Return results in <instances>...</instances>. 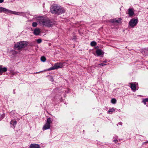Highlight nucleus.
Masks as SVG:
<instances>
[{"label": "nucleus", "instance_id": "1", "mask_svg": "<svg viewBox=\"0 0 148 148\" xmlns=\"http://www.w3.org/2000/svg\"><path fill=\"white\" fill-rule=\"evenodd\" d=\"M37 22L40 26L42 27H50L55 24V22L53 20L47 19L42 17L38 18Z\"/></svg>", "mask_w": 148, "mask_h": 148}, {"label": "nucleus", "instance_id": "2", "mask_svg": "<svg viewBox=\"0 0 148 148\" xmlns=\"http://www.w3.org/2000/svg\"><path fill=\"white\" fill-rule=\"evenodd\" d=\"M65 9L61 6L57 4H53L50 8V11L53 14L60 15L65 12Z\"/></svg>", "mask_w": 148, "mask_h": 148}, {"label": "nucleus", "instance_id": "3", "mask_svg": "<svg viewBox=\"0 0 148 148\" xmlns=\"http://www.w3.org/2000/svg\"><path fill=\"white\" fill-rule=\"evenodd\" d=\"M27 45V43L26 42L22 41L17 42L15 45L14 47L15 48H17L18 49L20 50L25 47Z\"/></svg>", "mask_w": 148, "mask_h": 148}, {"label": "nucleus", "instance_id": "4", "mask_svg": "<svg viewBox=\"0 0 148 148\" xmlns=\"http://www.w3.org/2000/svg\"><path fill=\"white\" fill-rule=\"evenodd\" d=\"M121 20L122 19L121 18H119L118 19H112L110 20L109 22L111 23V26L115 27L117 26L118 24L121 23Z\"/></svg>", "mask_w": 148, "mask_h": 148}, {"label": "nucleus", "instance_id": "5", "mask_svg": "<svg viewBox=\"0 0 148 148\" xmlns=\"http://www.w3.org/2000/svg\"><path fill=\"white\" fill-rule=\"evenodd\" d=\"M138 22V20L137 19L132 18L129 21V26H130L132 28H133L136 26Z\"/></svg>", "mask_w": 148, "mask_h": 148}, {"label": "nucleus", "instance_id": "6", "mask_svg": "<svg viewBox=\"0 0 148 148\" xmlns=\"http://www.w3.org/2000/svg\"><path fill=\"white\" fill-rule=\"evenodd\" d=\"M63 66V64L62 63H57L55 64L54 66L49 69V70H51L61 68Z\"/></svg>", "mask_w": 148, "mask_h": 148}, {"label": "nucleus", "instance_id": "7", "mask_svg": "<svg viewBox=\"0 0 148 148\" xmlns=\"http://www.w3.org/2000/svg\"><path fill=\"white\" fill-rule=\"evenodd\" d=\"M12 11L5 8L0 7V13L5 12L7 14H11Z\"/></svg>", "mask_w": 148, "mask_h": 148}, {"label": "nucleus", "instance_id": "8", "mask_svg": "<svg viewBox=\"0 0 148 148\" xmlns=\"http://www.w3.org/2000/svg\"><path fill=\"white\" fill-rule=\"evenodd\" d=\"M11 14H13L15 15L21 16L23 17H25L26 13L21 12H17L12 11Z\"/></svg>", "mask_w": 148, "mask_h": 148}, {"label": "nucleus", "instance_id": "9", "mask_svg": "<svg viewBox=\"0 0 148 148\" xmlns=\"http://www.w3.org/2000/svg\"><path fill=\"white\" fill-rule=\"evenodd\" d=\"M29 147L30 148H40V146L38 144H31Z\"/></svg>", "mask_w": 148, "mask_h": 148}, {"label": "nucleus", "instance_id": "10", "mask_svg": "<svg viewBox=\"0 0 148 148\" xmlns=\"http://www.w3.org/2000/svg\"><path fill=\"white\" fill-rule=\"evenodd\" d=\"M40 32V29L38 28H36L34 29L33 33L36 36L39 35Z\"/></svg>", "mask_w": 148, "mask_h": 148}, {"label": "nucleus", "instance_id": "11", "mask_svg": "<svg viewBox=\"0 0 148 148\" xmlns=\"http://www.w3.org/2000/svg\"><path fill=\"white\" fill-rule=\"evenodd\" d=\"M96 52L98 56H100L101 55H103L104 53L102 50L100 49H97L96 51Z\"/></svg>", "mask_w": 148, "mask_h": 148}, {"label": "nucleus", "instance_id": "12", "mask_svg": "<svg viewBox=\"0 0 148 148\" xmlns=\"http://www.w3.org/2000/svg\"><path fill=\"white\" fill-rule=\"evenodd\" d=\"M50 125L46 123L43 126L42 128V130H46L49 129L50 128Z\"/></svg>", "mask_w": 148, "mask_h": 148}, {"label": "nucleus", "instance_id": "13", "mask_svg": "<svg viewBox=\"0 0 148 148\" xmlns=\"http://www.w3.org/2000/svg\"><path fill=\"white\" fill-rule=\"evenodd\" d=\"M128 14L130 16H133L134 14V12L133 11V9L132 8H129L128 10Z\"/></svg>", "mask_w": 148, "mask_h": 148}, {"label": "nucleus", "instance_id": "14", "mask_svg": "<svg viewBox=\"0 0 148 148\" xmlns=\"http://www.w3.org/2000/svg\"><path fill=\"white\" fill-rule=\"evenodd\" d=\"M7 71V68L6 67H2V66H0V73L5 72Z\"/></svg>", "mask_w": 148, "mask_h": 148}, {"label": "nucleus", "instance_id": "15", "mask_svg": "<svg viewBox=\"0 0 148 148\" xmlns=\"http://www.w3.org/2000/svg\"><path fill=\"white\" fill-rule=\"evenodd\" d=\"M141 52L143 55H147L148 54V49H145L141 50Z\"/></svg>", "mask_w": 148, "mask_h": 148}, {"label": "nucleus", "instance_id": "16", "mask_svg": "<svg viewBox=\"0 0 148 148\" xmlns=\"http://www.w3.org/2000/svg\"><path fill=\"white\" fill-rule=\"evenodd\" d=\"M130 87L134 91L136 90V86L135 84L132 83L130 86Z\"/></svg>", "mask_w": 148, "mask_h": 148}, {"label": "nucleus", "instance_id": "17", "mask_svg": "<svg viewBox=\"0 0 148 148\" xmlns=\"http://www.w3.org/2000/svg\"><path fill=\"white\" fill-rule=\"evenodd\" d=\"M118 138V137L117 136H116L115 135L114 136H113V139H114L113 140V141L115 143H116L118 141V140L117 138Z\"/></svg>", "mask_w": 148, "mask_h": 148}, {"label": "nucleus", "instance_id": "18", "mask_svg": "<svg viewBox=\"0 0 148 148\" xmlns=\"http://www.w3.org/2000/svg\"><path fill=\"white\" fill-rule=\"evenodd\" d=\"M52 123L51 119L50 118H48L47 119L46 123L50 125V124Z\"/></svg>", "mask_w": 148, "mask_h": 148}, {"label": "nucleus", "instance_id": "19", "mask_svg": "<svg viewBox=\"0 0 148 148\" xmlns=\"http://www.w3.org/2000/svg\"><path fill=\"white\" fill-rule=\"evenodd\" d=\"M90 45L92 46H95L96 45L97 43L95 41H92L91 42Z\"/></svg>", "mask_w": 148, "mask_h": 148}, {"label": "nucleus", "instance_id": "20", "mask_svg": "<svg viewBox=\"0 0 148 148\" xmlns=\"http://www.w3.org/2000/svg\"><path fill=\"white\" fill-rule=\"evenodd\" d=\"M10 124H12L13 126L15 127V125L17 124V122L16 121H12L11 122Z\"/></svg>", "mask_w": 148, "mask_h": 148}, {"label": "nucleus", "instance_id": "21", "mask_svg": "<svg viewBox=\"0 0 148 148\" xmlns=\"http://www.w3.org/2000/svg\"><path fill=\"white\" fill-rule=\"evenodd\" d=\"M115 110L113 108H112L110 109L108 111V112L109 114H111V113H110V112H112L115 111Z\"/></svg>", "mask_w": 148, "mask_h": 148}, {"label": "nucleus", "instance_id": "22", "mask_svg": "<svg viewBox=\"0 0 148 148\" xmlns=\"http://www.w3.org/2000/svg\"><path fill=\"white\" fill-rule=\"evenodd\" d=\"M40 60L42 61L43 62H44L46 60V58L45 57L42 56L41 57Z\"/></svg>", "mask_w": 148, "mask_h": 148}, {"label": "nucleus", "instance_id": "23", "mask_svg": "<svg viewBox=\"0 0 148 148\" xmlns=\"http://www.w3.org/2000/svg\"><path fill=\"white\" fill-rule=\"evenodd\" d=\"M148 102V98L144 99L142 101L145 105L146 104V102Z\"/></svg>", "mask_w": 148, "mask_h": 148}, {"label": "nucleus", "instance_id": "24", "mask_svg": "<svg viewBox=\"0 0 148 148\" xmlns=\"http://www.w3.org/2000/svg\"><path fill=\"white\" fill-rule=\"evenodd\" d=\"M111 102L113 104H115L116 103V100L115 99L112 98L111 99Z\"/></svg>", "mask_w": 148, "mask_h": 148}, {"label": "nucleus", "instance_id": "25", "mask_svg": "<svg viewBox=\"0 0 148 148\" xmlns=\"http://www.w3.org/2000/svg\"><path fill=\"white\" fill-rule=\"evenodd\" d=\"M37 23L36 22H34L32 23V26L34 27H36L37 26Z\"/></svg>", "mask_w": 148, "mask_h": 148}, {"label": "nucleus", "instance_id": "26", "mask_svg": "<svg viewBox=\"0 0 148 148\" xmlns=\"http://www.w3.org/2000/svg\"><path fill=\"white\" fill-rule=\"evenodd\" d=\"M5 114H2L1 116V118H0L1 119V120L3 119L4 118V117H5Z\"/></svg>", "mask_w": 148, "mask_h": 148}, {"label": "nucleus", "instance_id": "27", "mask_svg": "<svg viewBox=\"0 0 148 148\" xmlns=\"http://www.w3.org/2000/svg\"><path fill=\"white\" fill-rule=\"evenodd\" d=\"M37 42L38 43H40L42 42V40L41 39H39L37 40Z\"/></svg>", "mask_w": 148, "mask_h": 148}, {"label": "nucleus", "instance_id": "28", "mask_svg": "<svg viewBox=\"0 0 148 148\" xmlns=\"http://www.w3.org/2000/svg\"><path fill=\"white\" fill-rule=\"evenodd\" d=\"M107 64H103V63H101L99 64V65L100 66H104L106 65Z\"/></svg>", "mask_w": 148, "mask_h": 148}, {"label": "nucleus", "instance_id": "29", "mask_svg": "<svg viewBox=\"0 0 148 148\" xmlns=\"http://www.w3.org/2000/svg\"><path fill=\"white\" fill-rule=\"evenodd\" d=\"M12 53L13 54H15L16 53V51H12Z\"/></svg>", "mask_w": 148, "mask_h": 148}, {"label": "nucleus", "instance_id": "30", "mask_svg": "<svg viewBox=\"0 0 148 148\" xmlns=\"http://www.w3.org/2000/svg\"><path fill=\"white\" fill-rule=\"evenodd\" d=\"M122 123L121 122H120L119 123H118V124L119 125H122Z\"/></svg>", "mask_w": 148, "mask_h": 148}, {"label": "nucleus", "instance_id": "31", "mask_svg": "<svg viewBox=\"0 0 148 148\" xmlns=\"http://www.w3.org/2000/svg\"><path fill=\"white\" fill-rule=\"evenodd\" d=\"M148 143V141H146V142H144V143H143V145H144V144L145 143Z\"/></svg>", "mask_w": 148, "mask_h": 148}, {"label": "nucleus", "instance_id": "32", "mask_svg": "<svg viewBox=\"0 0 148 148\" xmlns=\"http://www.w3.org/2000/svg\"><path fill=\"white\" fill-rule=\"evenodd\" d=\"M4 0H0V3H2L3 2Z\"/></svg>", "mask_w": 148, "mask_h": 148}, {"label": "nucleus", "instance_id": "33", "mask_svg": "<svg viewBox=\"0 0 148 148\" xmlns=\"http://www.w3.org/2000/svg\"><path fill=\"white\" fill-rule=\"evenodd\" d=\"M13 93L14 94H15V90H13Z\"/></svg>", "mask_w": 148, "mask_h": 148}, {"label": "nucleus", "instance_id": "34", "mask_svg": "<svg viewBox=\"0 0 148 148\" xmlns=\"http://www.w3.org/2000/svg\"><path fill=\"white\" fill-rule=\"evenodd\" d=\"M40 72H41V71L37 72L36 73H40Z\"/></svg>", "mask_w": 148, "mask_h": 148}, {"label": "nucleus", "instance_id": "35", "mask_svg": "<svg viewBox=\"0 0 148 148\" xmlns=\"http://www.w3.org/2000/svg\"><path fill=\"white\" fill-rule=\"evenodd\" d=\"M103 62H104V63H106L107 62V61H103Z\"/></svg>", "mask_w": 148, "mask_h": 148}]
</instances>
